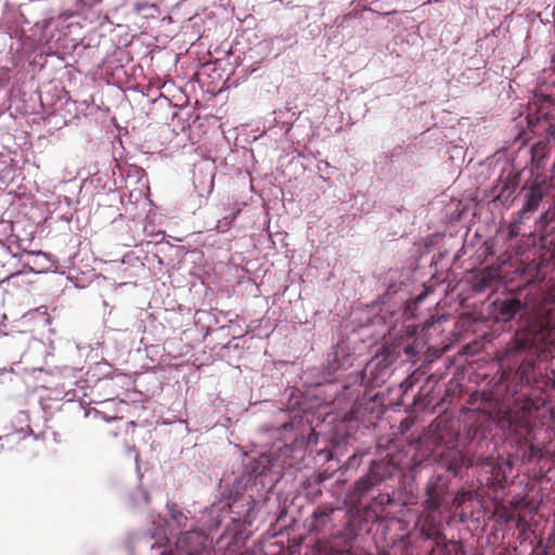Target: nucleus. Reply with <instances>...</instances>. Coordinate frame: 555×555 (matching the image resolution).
Listing matches in <instances>:
<instances>
[{"mask_svg":"<svg viewBox=\"0 0 555 555\" xmlns=\"http://www.w3.org/2000/svg\"><path fill=\"white\" fill-rule=\"evenodd\" d=\"M553 334V326L548 322L537 318L526 326L518 328L516 337L521 347H533L539 350H545L554 343Z\"/></svg>","mask_w":555,"mask_h":555,"instance_id":"f257e3e1","label":"nucleus"},{"mask_svg":"<svg viewBox=\"0 0 555 555\" xmlns=\"http://www.w3.org/2000/svg\"><path fill=\"white\" fill-rule=\"evenodd\" d=\"M385 465L382 462L373 461L369 473L358 479L354 483L353 496L360 501L369 491L384 480Z\"/></svg>","mask_w":555,"mask_h":555,"instance_id":"f03ea898","label":"nucleus"},{"mask_svg":"<svg viewBox=\"0 0 555 555\" xmlns=\"http://www.w3.org/2000/svg\"><path fill=\"white\" fill-rule=\"evenodd\" d=\"M334 512L335 508L330 505L319 506L312 515L311 532L322 538L333 537L335 525L332 516Z\"/></svg>","mask_w":555,"mask_h":555,"instance_id":"7ed1b4c3","label":"nucleus"},{"mask_svg":"<svg viewBox=\"0 0 555 555\" xmlns=\"http://www.w3.org/2000/svg\"><path fill=\"white\" fill-rule=\"evenodd\" d=\"M420 538L424 541L441 540L444 534L441 517L430 513L423 514L417 522Z\"/></svg>","mask_w":555,"mask_h":555,"instance_id":"20e7f679","label":"nucleus"},{"mask_svg":"<svg viewBox=\"0 0 555 555\" xmlns=\"http://www.w3.org/2000/svg\"><path fill=\"white\" fill-rule=\"evenodd\" d=\"M544 197V193L540 185H532L525 195V204L518 212V222L521 223L528 214H532L538 210L541 201Z\"/></svg>","mask_w":555,"mask_h":555,"instance_id":"39448f33","label":"nucleus"},{"mask_svg":"<svg viewBox=\"0 0 555 555\" xmlns=\"http://www.w3.org/2000/svg\"><path fill=\"white\" fill-rule=\"evenodd\" d=\"M509 429L515 436L517 444L528 443V438L531 436L532 428L530 422L525 413L518 416L509 417Z\"/></svg>","mask_w":555,"mask_h":555,"instance_id":"423d86ee","label":"nucleus"},{"mask_svg":"<svg viewBox=\"0 0 555 555\" xmlns=\"http://www.w3.org/2000/svg\"><path fill=\"white\" fill-rule=\"evenodd\" d=\"M446 500V491L437 482L428 483L426 488V499L424 501L425 513H435L440 509Z\"/></svg>","mask_w":555,"mask_h":555,"instance_id":"0eeeda50","label":"nucleus"},{"mask_svg":"<svg viewBox=\"0 0 555 555\" xmlns=\"http://www.w3.org/2000/svg\"><path fill=\"white\" fill-rule=\"evenodd\" d=\"M498 318L504 322L512 320L519 311L522 310L524 305L518 298H508L505 300L495 301Z\"/></svg>","mask_w":555,"mask_h":555,"instance_id":"6e6552de","label":"nucleus"},{"mask_svg":"<svg viewBox=\"0 0 555 555\" xmlns=\"http://www.w3.org/2000/svg\"><path fill=\"white\" fill-rule=\"evenodd\" d=\"M434 545L427 555H434L436 550H440L443 555H451V550L454 548V555H465L464 546L455 541L448 540L446 533L442 534L441 540H431Z\"/></svg>","mask_w":555,"mask_h":555,"instance_id":"1a4fd4ad","label":"nucleus"},{"mask_svg":"<svg viewBox=\"0 0 555 555\" xmlns=\"http://www.w3.org/2000/svg\"><path fill=\"white\" fill-rule=\"evenodd\" d=\"M517 447H518V452H521V454L519 456L521 457V460L524 462L531 463L537 459L543 457L542 449L540 447L535 446L531 441L530 437L528 438L527 444L521 443V444H517Z\"/></svg>","mask_w":555,"mask_h":555,"instance_id":"9d476101","label":"nucleus"},{"mask_svg":"<svg viewBox=\"0 0 555 555\" xmlns=\"http://www.w3.org/2000/svg\"><path fill=\"white\" fill-rule=\"evenodd\" d=\"M169 516L172 521L177 524L179 528H186L188 527V517L185 514L178 508L176 504H172L169 508Z\"/></svg>","mask_w":555,"mask_h":555,"instance_id":"9b49d317","label":"nucleus"},{"mask_svg":"<svg viewBox=\"0 0 555 555\" xmlns=\"http://www.w3.org/2000/svg\"><path fill=\"white\" fill-rule=\"evenodd\" d=\"M548 150V142L547 141H539L537 144L532 146V157L538 158V162H540L546 154Z\"/></svg>","mask_w":555,"mask_h":555,"instance_id":"f8f14e48","label":"nucleus"},{"mask_svg":"<svg viewBox=\"0 0 555 555\" xmlns=\"http://www.w3.org/2000/svg\"><path fill=\"white\" fill-rule=\"evenodd\" d=\"M554 220H555V209H548L540 216L538 224L540 228L545 229Z\"/></svg>","mask_w":555,"mask_h":555,"instance_id":"ddd939ff","label":"nucleus"},{"mask_svg":"<svg viewBox=\"0 0 555 555\" xmlns=\"http://www.w3.org/2000/svg\"><path fill=\"white\" fill-rule=\"evenodd\" d=\"M473 498L472 492L463 491L455 494L452 501V505L455 508L461 507L466 501H469Z\"/></svg>","mask_w":555,"mask_h":555,"instance_id":"4468645a","label":"nucleus"},{"mask_svg":"<svg viewBox=\"0 0 555 555\" xmlns=\"http://www.w3.org/2000/svg\"><path fill=\"white\" fill-rule=\"evenodd\" d=\"M29 434H33V430H31L29 424H26V427L25 428H21V430L16 435L15 434L7 435L5 439L8 441H13V440H15V438L20 439L21 437H26Z\"/></svg>","mask_w":555,"mask_h":555,"instance_id":"2eb2a0df","label":"nucleus"},{"mask_svg":"<svg viewBox=\"0 0 555 555\" xmlns=\"http://www.w3.org/2000/svg\"><path fill=\"white\" fill-rule=\"evenodd\" d=\"M555 135V130L553 129V127L551 126L548 129H547V138L548 137H554Z\"/></svg>","mask_w":555,"mask_h":555,"instance_id":"dca6fc26","label":"nucleus"},{"mask_svg":"<svg viewBox=\"0 0 555 555\" xmlns=\"http://www.w3.org/2000/svg\"><path fill=\"white\" fill-rule=\"evenodd\" d=\"M21 421L22 422H28V415L26 413L21 414Z\"/></svg>","mask_w":555,"mask_h":555,"instance_id":"f3484780","label":"nucleus"},{"mask_svg":"<svg viewBox=\"0 0 555 555\" xmlns=\"http://www.w3.org/2000/svg\"><path fill=\"white\" fill-rule=\"evenodd\" d=\"M517 233L515 232L514 230V225L511 227V230H509V235L511 236H515Z\"/></svg>","mask_w":555,"mask_h":555,"instance_id":"a211bd4d","label":"nucleus"},{"mask_svg":"<svg viewBox=\"0 0 555 555\" xmlns=\"http://www.w3.org/2000/svg\"><path fill=\"white\" fill-rule=\"evenodd\" d=\"M552 388L555 390V379L552 382Z\"/></svg>","mask_w":555,"mask_h":555,"instance_id":"6ab92c4d","label":"nucleus"},{"mask_svg":"<svg viewBox=\"0 0 555 555\" xmlns=\"http://www.w3.org/2000/svg\"><path fill=\"white\" fill-rule=\"evenodd\" d=\"M450 550H451V555H454V548H452V546H450Z\"/></svg>","mask_w":555,"mask_h":555,"instance_id":"aec40b11","label":"nucleus"}]
</instances>
